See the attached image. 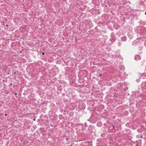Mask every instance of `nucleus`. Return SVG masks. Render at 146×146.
<instances>
[{"instance_id":"obj_14","label":"nucleus","mask_w":146,"mask_h":146,"mask_svg":"<svg viewBox=\"0 0 146 146\" xmlns=\"http://www.w3.org/2000/svg\"><path fill=\"white\" fill-rule=\"evenodd\" d=\"M145 15H146V12H145Z\"/></svg>"},{"instance_id":"obj_11","label":"nucleus","mask_w":146,"mask_h":146,"mask_svg":"<svg viewBox=\"0 0 146 146\" xmlns=\"http://www.w3.org/2000/svg\"><path fill=\"white\" fill-rule=\"evenodd\" d=\"M114 127H115V126H113V128H114Z\"/></svg>"},{"instance_id":"obj_16","label":"nucleus","mask_w":146,"mask_h":146,"mask_svg":"<svg viewBox=\"0 0 146 146\" xmlns=\"http://www.w3.org/2000/svg\"><path fill=\"white\" fill-rule=\"evenodd\" d=\"M33 120L35 121V119H33Z\"/></svg>"},{"instance_id":"obj_5","label":"nucleus","mask_w":146,"mask_h":146,"mask_svg":"<svg viewBox=\"0 0 146 146\" xmlns=\"http://www.w3.org/2000/svg\"><path fill=\"white\" fill-rule=\"evenodd\" d=\"M127 38L125 36H123L121 38V40L122 41H125L126 40Z\"/></svg>"},{"instance_id":"obj_1","label":"nucleus","mask_w":146,"mask_h":146,"mask_svg":"<svg viewBox=\"0 0 146 146\" xmlns=\"http://www.w3.org/2000/svg\"><path fill=\"white\" fill-rule=\"evenodd\" d=\"M78 107L80 110H84L86 106L84 103L82 102L79 104Z\"/></svg>"},{"instance_id":"obj_2","label":"nucleus","mask_w":146,"mask_h":146,"mask_svg":"<svg viewBox=\"0 0 146 146\" xmlns=\"http://www.w3.org/2000/svg\"><path fill=\"white\" fill-rule=\"evenodd\" d=\"M119 76L121 78L122 80H124L125 79L127 78L128 75L126 74L125 72H123V73H121V74H120Z\"/></svg>"},{"instance_id":"obj_12","label":"nucleus","mask_w":146,"mask_h":146,"mask_svg":"<svg viewBox=\"0 0 146 146\" xmlns=\"http://www.w3.org/2000/svg\"><path fill=\"white\" fill-rule=\"evenodd\" d=\"M5 116H6V115H7V114L5 113Z\"/></svg>"},{"instance_id":"obj_3","label":"nucleus","mask_w":146,"mask_h":146,"mask_svg":"<svg viewBox=\"0 0 146 146\" xmlns=\"http://www.w3.org/2000/svg\"><path fill=\"white\" fill-rule=\"evenodd\" d=\"M135 60H138L141 59V57L139 55H136L135 56Z\"/></svg>"},{"instance_id":"obj_9","label":"nucleus","mask_w":146,"mask_h":146,"mask_svg":"<svg viewBox=\"0 0 146 146\" xmlns=\"http://www.w3.org/2000/svg\"><path fill=\"white\" fill-rule=\"evenodd\" d=\"M44 52H43L42 53V55H44Z\"/></svg>"},{"instance_id":"obj_4","label":"nucleus","mask_w":146,"mask_h":146,"mask_svg":"<svg viewBox=\"0 0 146 146\" xmlns=\"http://www.w3.org/2000/svg\"><path fill=\"white\" fill-rule=\"evenodd\" d=\"M102 125V123L101 122H98V123H97V125L98 127H100Z\"/></svg>"},{"instance_id":"obj_6","label":"nucleus","mask_w":146,"mask_h":146,"mask_svg":"<svg viewBox=\"0 0 146 146\" xmlns=\"http://www.w3.org/2000/svg\"><path fill=\"white\" fill-rule=\"evenodd\" d=\"M121 70H124V67L123 66H122V68H120Z\"/></svg>"},{"instance_id":"obj_13","label":"nucleus","mask_w":146,"mask_h":146,"mask_svg":"<svg viewBox=\"0 0 146 146\" xmlns=\"http://www.w3.org/2000/svg\"><path fill=\"white\" fill-rule=\"evenodd\" d=\"M12 85V84H10V86H11Z\"/></svg>"},{"instance_id":"obj_7","label":"nucleus","mask_w":146,"mask_h":146,"mask_svg":"<svg viewBox=\"0 0 146 146\" xmlns=\"http://www.w3.org/2000/svg\"><path fill=\"white\" fill-rule=\"evenodd\" d=\"M117 44H118V46H120V45H121V43H120V42L118 43H117Z\"/></svg>"},{"instance_id":"obj_15","label":"nucleus","mask_w":146,"mask_h":146,"mask_svg":"<svg viewBox=\"0 0 146 146\" xmlns=\"http://www.w3.org/2000/svg\"><path fill=\"white\" fill-rule=\"evenodd\" d=\"M15 95H17V94L16 93H15Z\"/></svg>"},{"instance_id":"obj_17","label":"nucleus","mask_w":146,"mask_h":146,"mask_svg":"<svg viewBox=\"0 0 146 146\" xmlns=\"http://www.w3.org/2000/svg\"><path fill=\"white\" fill-rule=\"evenodd\" d=\"M68 139V138H66V140H67V139Z\"/></svg>"},{"instance_id":"obj_18","label":"nucleus","mask_w":146,"mask_h":146,"mask_svg":"<svg viewBox=\"0 0 146 146\" xmlns=\"http://www.w3.org/2000/svg\"><path fill=\"white\" fill-rule=\"evenodd\" d=\"M15 73H15V72L14 73V74H15Z\"/></svg>"},{"instance_id":"obj_8","label":"nucleus","mask_w":146,"mask_h":146,"mask_svg":"<svg viewBox=\"0 0 146 146\" xmlns=\"http://www.w3.org/2000/svg\"><path fill=\"white\" fill-rule=\"evenodd\" d=\"M113 36H114V35H113V33H111V37H113Z\"/></svg>"},{"instance_id":"obj_10","label":"nucleus","mask_w":146,"mask_h":146,"mask_svg":"<svg viewBox=\"0 0 146 146\" xmlns=\"http://www.w3.org/2000/svg\"><path fill=\"white\" fill-rule=\"evenodd\" d=\"M102 74H100V75H99V76H102Z\"/></svg>"}]
</instances>
